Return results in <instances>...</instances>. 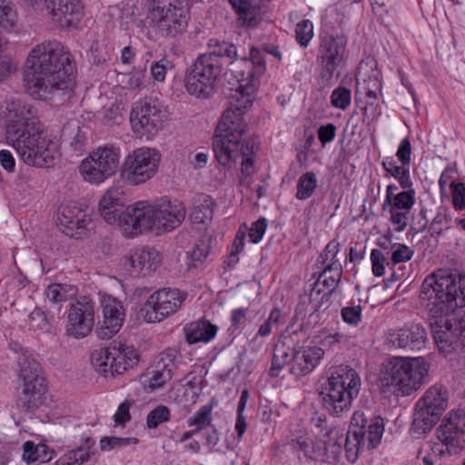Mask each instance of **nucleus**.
I'll return each instance as SVG.
<instances>
[{"label": "nucleus", "mask_w": 465, "mask_h": 465, "mask_svg": "<svg viewBox=\"0 0 465 465\" xmlns=\"http://www.w3.org/2000/svg\"><path fill=\"white\" fill-rule=\"evenodd\" d=\"M171 67V62L166 58H163L151 65V74L155 81L163 82L167 69Z\"/></svg>", "instance_id": "nucleus-57"}, {"label": "nucleus", "mask_w": 465, "mask_h": 465, "mask_svg": "<svg viewBox=\"0 0 465 465\" xmlns=\"http://www.w3.org/2000/svg\"><path fill=\"white\" fill-rule=\"evenodd\" d=\"M47 391V381L39 363L28 360L21 361L15 405L18 414H26L42 406L46 400Z\"/></svg>", "instance_id": "nucleus-9"}, {"label": "nucleus", "mask_w": 465, "mask_h": 465, "mask_svg": "<svg viewBox=\"0 0 465 465\" xmlns=\"http://www.w3.org/2000/svg\"><path fill=\"white\" fill-rule=\"evenodd\" d=\"M342 320L351 325H357L361 320V306L343 307L341 312Z\"/></svg>", "instance_id": "nucleus-56"}, {"label": "nucleus", "mask_w": 465, "mask_h": 465, "mask_svg": "<svg viewBox=\"0 0 465 465\" xmlns=\"http://www.w3.org/2000/svg\"><path fill=\"white\" fill-rule=\"evenodd\" d=\"M23 459L26 463H45L52 460L53 452L45 444L25 441L23 446Z\"/></svg>", "instance_id": "nucleus-37"}, {"label": "nucleus", "mask_w": 465, "mask_h": 465, "mask_svg": "<svg viewBox=\"0 0 465 465\" xmlns=\"http://www.w3.org/2000/svg\"><path fill=\"white\" fill-rule=\"evenodd\" d=\"M420 299L430 317H449L465 307V273L438 270L422 282Z\"/></svg>", "instance_id": "nucleus-3"}, {"label": "nucleus", "mask_w": 465, "mask_h": 465, "mask_svg": "<svg viewBox=\"0 0 465 465\" xmlns=\"http://www.w3.org/2000/svg\"><path fill=\"white\" fill-rule=\"evenodd\" d=\"M133 405V401L125 400L122 402L114 415V420L116 425H124L130 420V408Z\"/></svg>", "instance_id": "nucleus-58"}, {"label": "nucleus", "mask_w": 465, "mask_h": 465, "mask_svg": "<svg viewBox=\"0 0 465 465\" xmlns=\"http://www.w3.org/2000/svg\"><path fill=\"white\" fill-rule=\"evenodd\" d=\"M345 443H346V435H344L341 430H331L329 432V440L326 443V446L336 448L335 450H332L334 453H339L341 450V446L345 449Z\"/></svg>", "instance_id": "nucleus-61"}, {"label": "nucleus", "mask_w": 465, "mask_h": 465, "mask_svg": "<svg viewBox=\"0 0 465 465\" xmlns=\"http://www.w3.org/2000/svg\"><path fill=\"white\" fill-rule=\"evenodd\" d=\"M359 373L349 366L337 367L322 389L323 408L334 417L347 414L361 389Z\"/></svg>", "instance_id": "nucleus-5"}, {"label": "nucleus", "mask_w": 465, "mask_h": 465, "mask_svg": "<svg viewBox=\"0 0 465 465\" xmlns=\"http://www.w3.org/2000/svg\"><path fill=\"white\" fill-rule=\"evenodd\" d=\"M53 23L63 28L74 26L81 20L83 5L80 0H43Z\"/></svg>", "instance_id": "nucleus-23"}, {"label": "nucleus", "mask_w": 465, "mask_h": 465, "mask_svg": "<svg viewBox=\"0 0 465 465\" xmlns=\"http://www.w3.org/2000/svg\"><path fill=\"white\" fill-rule=\"evenodd\" d=\"M324 356V351L319 347H302L293 351L290 371L296 377L312 372Z\"/></svg>", "instance_id": "nucleus-30"}, {"label": "nucleus", "mask_w": 465, "mask_h": 465, "mask_svg": "<svg viewBox=\"0 0 465 465\" xmlns=\"http://www.w3.org/2000/svg\"><path fill=\"white\" fill-rule=\"evenodd\" d=\"M178 356V351L174 348H168L159 355L155 369L148 381V388L154 391L163 387L169 381L176 369L175 360Z\"/></svg>", "instance_id": "nucleus-29"}, {"label": "nucleus", "mask_w": 465, "mask_h": 465, "mask_svg": "<svg viewBox=\"0 0 465 465\" xmlns=\"http://www.w3.org/2000/svg\"><path fill=\"white\" fill-rule=\"evenodd\" d=\"M208 52L201 54L203 57H208V61L212 64H216L219 69L223 71L224 60H227L232 65L231 71L235 74H239L242 70L245 69V65L242 63L246 58L238 60L237 48L234 45L226 42L224 40H219L217 38H211L207 43ZM251 58L248 60H252Z\"/></svg>", "instance_id": "nucleus-24"}, {"label": "nucleus", "mask_w": 465, "mask_h": 465, "mask_svg": "<svg viewBox=\"0 0 465 465\" xmlns=\"http://www.w3.org/2000/svg\"><path fill=\"white\" fill-rule=\"evenodd\" d=\"M292 350L284 343L276 344L273 350V356L271 368V375L278 376L279 371L289 362L292 363L290 359V352Z\"/></svg>", "instance_id": "nucleus-45"}, {"label": "nucleus", "mask_w": 465, "mask_h": 465, "mask_svg": "<svg viewBox=\"0 0 465 465\" xmlns=\"http://www.w3.org/2000/svg\"><path fill=\"white\" fill-rule=\"evenodd\" d=\"M252 60H242L245 70L236 74L239 86L229 98V106L223 112L213 141L218 163L228 164L235 155L237 143L246 131L243 114L252 107L257 84V75L265 71V62L256 48L251 49Z\"/></svg>", "instance_id": "nucleus-1"}, {"label": "nucleus", "mask_w": 465, "mask_h": 465, "mask_svg": "<svg viewBox=\"0 0 465 465\" xmlns=\"http://www.w3.org/2000/svg\"><path fill=\"white\" fill-rule=\"evenodd\" d=\"M383 431L381 417L369 420L362 411H355L346 433L345 455L348 461L354 463L364 450L376 448L381 440Z\"/></svg>", "instance_id": "nucleus-10"}, {"label": "nucleus", "mask_w": 465, "mask_h": 465, "mask_svg": "<svg viewBox=\"0 0 465 465\" xmlns=\"http://www.w3.org/2000/svg\"><path fill=\"white\" fill-rule=\"evenodd\" d=\"M448 400L447 390L434 385L430 387L416 403L441 417L448 407Z\"/></svg>", "instance_id": "nucleus-32"}, {"label": "nucleus", "mask_w": 465, "mask_h": 465, "mask_svg": "<svg viewBox=\"0 0 465 465\" xmlns=\"http://www.w3.org/2000/svg\"><path fill=\"white\" fill-rule=\"evenodd\" d=\"M395 193L397 186L389 184L382 210L390 213V221L397 225L396 231H403L408 224L410 213L415 203V191L411 188Z\"/></svg>", "instance_id": "nucleus-19"}, {"label": "nucleus", "mask_w": 465, "mask_h": 465, "mask_svg": "<svg viewBox=\"0 0 465 465\" xmlns=\"http://www.w3.org/2000/svg\"><path fill=\"white\" fill-rule=\"evenodd\" d=\"M267 228V220L265 218H260L256 222H254L249 231V237L251 242L253 243H258Z\"/></svg>", "instance_id": "nucleus-59"}, {"label": "nucleus", "mask_w": 465, "mask_h": 465, "mask_svg": "<svg viewBox=\"0 0 465 465\" xmlns=\"http://www.w3.org/2000/svg\"><path fill=\"white\" fill-rule=\"evenodd\" d=\"M411 155V144L408 138L401 140L396 153L399 161L404 165H410Z\"/></svg>", "instance_id": "nucleus-62"}, {"label": "nucleus", "mask_w": 465, "mask_h": 465, "mask_svg": "<svg viewBox=\"0 0 465 465\" xmlns=\"http://www.w3.org/2000/svg\"><path fill=\"white\" fill-rule=\"evenodd\" d=\"M77 292L75 286L65 283H53L47 286L45 295L52 302H62L73 298Z\"/></svg>", "instance_id": "nucleus-41"}, {"label": "nucleus", "mask_w": 465, "mask_h": 465, "mask_svg": "<svg viewBox=\"0 0 465 465\" xmlns=\"http://www.w3.org/2000/svg\"><path fill=\"white\" fill-rule=\"evenodd\" d=\"M165 111L155 102L137 101L133 104L130 122L134 130L141 134H153L162 128Z\"/></svg>", "instance_id": "nucleus-20"}, {"label": "nucleus", "mask_w": 465, "mask_h": 465, "mask_svg": "<svg viewBox=\"0 0 465 465\" xmlns=\"http://www.w3.org/2000/svg\"><path fill=\"white\" fill-rule=\"evenodd\" d=\"M222 73L216 64L208 61V57L199 55L186 71L185 89L197 98H208L214 93Z\"/></svg>", "instance_id": "nucleus-14"}, {"label": "nucleus", "mask_w": 465, "mask_h": 465, "mask_svg": "<svg viewBox=\"0 0 465 465\" xmlns=\"http://www.w3.org/2000/svg\"><path fill=\"white\" fill-rule=\"evenodd\" d=\"M90 220L84 210L75 204L61 206L56 224L63 233L71 238H81Z\"/></svg>", "instance_id": "nucleus-25"}, {"label": "nucleus", "mask_w": 465, "mask_h": 465, "mask_svg": "<svg viewBox=\"0 0 465 465\" xmlns=\"http://www.w3.org/2000/svg\"><path fill=\"white\" fill-rule=\"evenodd\" d=\"M213 202L210 197L193 205L190 219L193 223L204 224L213 219Z\"/></svg>", "instance_id": "nucleus-43"}, {"label": "nucleus", "mask_w": 465, "mask_h": 465, "mask_svg": "<svg viewBox=\"0 0 465 465\" xmlns=\"http://www.w3.org/2000/svg\"><path fill=\"white\" fill-rule=\"evenodd\" d=\"M450 317H430L429 320L435 343L440 351L447 353L454 349L453 345L460 339Z\"/></svg>", "instance_id": "nucleus-28"}, {"label": "nucleus", "mask_w": 465, "mask_h": 465, "mask_svg": "<svg viewBox=\"0 0 465 465\" xmlns=\"http://www.w3.org/2000/svg\"><path fill=\"white\" fill-rule=\"evenodd\" d=\"M349 341V337L341 332H334L327 335L322 343L324 346H328L330 348H335L337 346L345 345Z\"/></svg>", "instance_id": "nucleus-64"}, {"label": "nucleus", "mask_w": 465, "mask_h": 465, "mask_svg": "<svg viewBox=\"0 0 465 465\" xmlns=\"http://www.w3.org/2000/svg\"><path fill=\"white\" fill-rule=\"evenodd\" d=\"M235 155H232V161L228 164H223L219 163L223 167L231 168L232 167L238 159H242V173L245 176H248L252 173L253 168V160L252 155L254 154V145L253 143L246 142L241 137L240 141L237 143V147L235 150Z\"/></svg>", "instance_id": "nucleus-36"}, {"label": "nucleus", "mask_w": 465, "mask_h": 465, "mask_svg": "<svg viewBox=\"0 0 465 465\" xmlns=\"http://www.w3.org/2000/svg\"><path fill=\"white\" fill-rule=\"evenodd\" d=\"M213 402L202 406L192 417L187 420L189 426L198 427V430H203L212 426Z\"/></svg>", "instance_id": "nucleus-47"}, {"label": "nucleus", "mask_w": 465, "mask_h": 465, "mask_svg": "<svg viewBox=\"0 0 465 465\" xmlns=\"http://www.w3.org/2000/svg\"><path fill=\"white\" fill-rule=\"evenodd\" d=\"M382 165L387 173L398 180L401 188L407 189L412 186L408 165L402 163L401 165H397L392 158L383 161Z\"/></svg>", "instance_id": "nucleus-40"}, {"label": "nucleus", "mask_w": 465, "mask_h": 465, "mask_svg": "<svg viewBox=\"0 0 465 465\" xmlns=\"http://www.w3.org/2000/svg\"><path fill=\"white\" fill-rule=\"evenodd\" d=\"M140 208L132 209L136 235L144 232L157 233L171 232L183 222L186 216L184 204L178 200L162 198L153 203L137 202Z\"/></svg>", "instance_id": "nucleus-4"}, {"label": "nucleus", "mask_w": 465, "mask_h": 465, "mask_svg": "<svg viewBox=\"0 0 465 465\" xmlns=\"http://www.w3.org/2000/svg\"><path fill=\"white\" fill-rule=\"evenodd\" d=\"M428 341L427 330L420 322H408L389 329L385 334L387 347L405 351H420L426 348Z\"/></svg>", "instance_id": "nucleus-18"}, {"label": "nucleus", "mask_w": 465, "mask_h": 465, "mask_svg": "<svg viewBox=\"0 0 465 465\" xmlns=\"http://www.w3.org/2000/svg\"><path fill=\"white\" fill-rule=\"evenodd\" d=\"M218 331V327L208 321H197L184 327L186 341L190 344L197 342H208L213 340Z\"/></svg>", "instance_id": "nucleus-35"}, {"label": "nucleus", "mask_w": 465, "mask_h": 465, "mask_svg": "<svg viewBox=\"0 0 465 465\" xmlns=\"http://www.w3.org/2000/svg\"><path fill=\"white\" fill-rule=\"evenodd\" d=\"M296 40L306 47L313 35V26L309 20H302L297 24L295 29Z\"/></svg>", "instance_id": "nucleus-52"}, {"label": "nucleus", "mask_w": 465, "mask_h": 465, "mask_svg": "<svg viewBox=\"0 0 465 465\" xmlns=\"http://www.w3.org/2000/svg\"><path fill=\"white\" fill-rule=\"evenodd\" d=\"M430 363L423 357H393L381 372L383 386H394L402 395L417 391L429 375Z\"/></svg>", "instance_id": "nucleus-6"}, {"label": "nucleus", "mask_w": 465, "mask_h": 465, "mask_svg": "<svg viewBox=\"0 0 465 465\" xmlns=\"http://www.w3.org/2000/svg\"><path fill=\"white\" fill-rule=\"evenodd\" d=\"M31 74V94L37 99H50L69 88L74 64L69 51L58 41H45L32 49L25 62Z\"/></svg>", "instance_id": "nucleus-2"}, {"label": "nucleus", "mask_w": 465, "mask_h": 465, "mask_svg": "<svg viewBox=\"0 0 465 465\" xmlns=\"http://www.w3.org/2000/svg\"><path fill=\"white\" fill-rule=\"evenodd\" d=\"M317 133L320 142L324 146L335 138L336 126L333 124H327L326 125L320 126Z\"/></svg>", "instance_id": "nucleus-63"}, {"label": "nucleus", "mask_w": 465, "mask_h": 465, "mask_svg": "<svg viewBox=\"0 0 465 465\" xmlns=\"http://www.w3.org/2000/svg\"><path fill=\"white\" fill-rule=\"evenodd\" d=\"M450 187L452 188V203L454 207L458 210H462L465 206V184L462 183H451Z\"/></svg>", "instance_id": "nucleus-60"}, {"label": "nucleus", "mask_w": 465, "mask_h": 465, "mask_svg": "<svg viewBox=\"0 0 465 465\" xmlns=\"http://www.w3.org/2000/svg\"><path fill=\"white\" fill-rule=\"evenodd\" d=\"M345 50L346 40L341 36H324L321 39L316 61L322 79L329 81L333 77L343 61Z\"/></svg>", "instance_id": "nucleus-21"}, {"label": "nucleus", "mask_w": 465, "mask_h": 465, "mask_svg": "<svg viewBox=\"0 0 465 465\" xmlns=\"http://www.w3.org/2000/svg\"><path fill=\"white\" fill-rule=\"evenodd\" d=\"M237 10L239 21L242 25L254 27L261 19L262 0H229Z\"/></svg>", "instance_id": "nucleus-34"}, {"label": "nucleus", "mask_w": 465, "mask_h": 465, "mask_svg": "<svg viewBox=\"0 0 465 465\" xmlns=\"http://www.w3.org/2000/svg\"><path fill=\"white\" fill-rule=\"evenodd\" d=\"M161 155L155 149L141 147L128 154L122 164L120 177L129 185L142 184L158 171Z\"/></svg>", "instance_id": "nucleus-13"}, {"label": "nucleus", "mask_w": 465, "mask_h": 465, "mask_svg": "<svg viewBox=\"0 0 465 465\" xmlns=\"http://www.w3.org/2000/svg\"><path fill=\"white\" fill-rule=\"evenodd\" d=\"M104 321L97 330V335L102 340L110 339L119 331L123 325L124 312L122 302L111 296L102 300Z\"/></svg>", "instance_id": "nucleus-26"}, {"label": "nucleus", "mask_w": 465, "mask_h": 465, "mask_svg": "<svg viewBox=\"0 0 465 465\" xmlns=\"http://www.w3.org/2000/svg\"><path fill=\"white\" fill-rule=\"evenodd\" d=\"M440 418V416L434 414L432 411L426 410L416 403L411 427V435L417 439L426 435L436 425Z\"/></svg>", "instance_id": "nucleus-33"}, {"label": "nucleus", "mask_w": 465, "mask_h": 465, "mask_svg": "<svg viewBox=\"0 0 465 465\" xmlns=\"http://www.w3.org/2000/svg\"><path fill=\"white\" fill-rule=\"evenodd\" d=\"M371 261L372 265V272L375 276L381 277L385 272L386 257L382 251L373 249L371 253Z\"/></svg>", "instance_id": "nucleus-55"}, {"label": "nucleus", "mask_w": 465, "mask_h": 465, "mask_svg": "<svg viewBox=\"0 0 465 465\" xmlns=\"http://www.w3.org/2000/svg\"><path fill=\"white\" fill-rule=\"evenodd\" d=\"M187 294L178 289L163 288L152 293L142 312L148 322H158L177 312L185 301Z\"/></svg>", "instance_id": "nucleus-17"}, {"label": "nucleus", "mask_w": 465, "mask_h": 465, "mask_svg": "<svg viewBox=\"0 0 465 465\" xmlns=\"http://www.w3.org/2000/svg\"><path fill=\"white\" fill-rule=\"evenodd\" d=\"M18 15L10 0H0V28L13 32L17 28Z\"/></svg>", "instance_id": "nucleus-39"}, {"label": "nucleus", "mask_w": 465, "mask_h": 465, "mask_svg": "<svg viewBox=\"0 0 465 465\" xmlns=\"http://www.w3.org/2000/svg\"><path fill=\"white\" fill-rule=\"evenodd\" d=\"M6 139L10 138L11 129L22 133L28 126H37L35 124V111L34 108L21 101H12L6 106Z\"/></svg>", "instance_id": "nucleus-27"}, {"label": "nucleus", "mask_w": 465, "mask_h": 465, "mask_svg": "<svg viewBox=\"0 0 465 465\" xmlns=\"http://www.w3.org/2000/svg\"><path fill=\"white\" fill-rule=\"evenodd\" d=\"M120 153L114 146L99 147L93 151L80 165L84 179L91 183H101L113 176L119 164Z\"/></svg>", "instance_id": "nucleus-15"}, {"label": "nucleus", "mask_w": 465, "mask_h": 465, "mask_svg": "<svg viewBox=\"0 0 465 465\" xmlns=\"http://www.w3.org/2000/svg\"><path fill=\"white\" fill-rule=\"evenodd\" d=\"M125 206L124 192L118 186L110 187L99 202V213L102 218L111 225H117L128 237L136 235L132 209L140 208L137 203Z\"/></svg>", "instance_id": "nucleus-12"}, {"label": "nucleus", "mask_w": 465, "mask_h": 465, "mask_svg": "<svg viewBox=\"0 0 465 465\" xmlns=\"http://www.w3.org/2000/svg\"><path fill=\"white\" fill-rule=\"evenodd\" d=\"M451 227V218L445 208H440L432 219L429 232L432 237L439 236Z\"/></svg>", "instance_id": "nucleus-46"}, {"label": "nucleus", "mask_w": 465, "mask_h": 465, "mask_svg": "<svg viewBox=\"0 0 465 465\" xmlns=\"http://www.w3.org/2000/svg\"><path fill=\"white\" fill-rule=\"evenodd\" d=\"M464 412L461 411H450L437 429V438L442 446L433 447V456L441 459L445 455L458 454L464 448Z\"/></svg>", "instance_id": "nucleus-16"}, {"label": "nucleus", "mask_w": 465, "mask_h": 465, "mask_svg": "<svg viewBox=\"0 0 465 465\" xmlns=\"http://www.w3.org/2000/svg\"><path fill=\"white\" fill-rule=\"evenodd\" d=\"M210 252V237L206 236L195 242L191 258L195 262H202Z\"/></svg>", "instance_id": "nucleus-54"}, {"label": "nucleus", "mask_w": 465, "mask_h": 465, "mask_svg": "<svg viewBox=\"0 0 465 465\" xmlns=\"http://www.w3.org/2000/svg\"><path fill=\"white\" fill-rule=\"evenodd\" d=\"M300 450L304 452V456L312 460H324L327 456L328 447L322 440H313L304 438L294 441Z\"/></svg>", "instance_id": "nucleus-38"}, {"label": "nucleus", "mask_w": 465, "mask_h": 465, "mask_svg": "<svg viewBox=\"0 0 465 465\" xmlns=\"http://www.w3.org/2000/svg\"><path fill=\"white\" fill-rule=\"evenodd\" d=\"M317 188V177L312 172H306L298 180L296 197L299 200L310 198Z\"/></svg>", "instance_id": "nucleus-44"}, {"label": "nucleus", "mask_w": 465, "mask_h": 465, "mask_svg": "<svg viewBox=\"0 0 465 465\" xmlns=\"http://www.w3.org/2000/svg\"><path fill=\"white\" fill-rule=\"evenodd\" d=\"M94 325V305L88 298L82 297L68 310L66 332L76 339H82L92 331Z\"/></svg>", "instance_id": "nucleus-22"}, {"label": "nucleus", "mask_w": 465, "mask_h": 465, "mask_svg": "<svg viewBox=\"0 0 465 465\" xmlns=\"http://www.w3.org/2000/svg\"><path fill=\"white\" fill-rule=\"evenodd\" d=\"M322 272L318 277L317 284L326 286L330 289L329 292H331L335 288L341 276V262H333L329 265L322 267Z\"/></svg>", "instance_id": "nucleus-42"}, {"label": "nucleus", "mask_w": 465, "mask_h": 465, "mask_svg": "<svg viewBox=\"0 0 465 465\" xmlns=\"http://www.w3.org/2000/svg\"><path fill=\"white\" fill-rule=\"evenodd\" d=\"M145 23L160 36H175L188 22L186 0H147Z\"/></svg>", "instance_id": "nucleus-8"}, {"label": "nucleus", "mask_w": 465, "mask_h": 465, "mask_svg": "<svg viewBox=\"0 0 465 465\" xmlns=\"http://www.w3.org/2000/svg\"><path fill=\"white\" fill-rule=\"evenodd\" d=\"M169 420L170 410L164 405H159L147 414L146 424L149 429H155Z\"/></svg>", "instance_id": "nucleus-48"}, {"label": "nucleus", "mask_w": 465, "mask_h": 465, "mask_svg": "<svg viewBox=\"0 0 465 465\" xmlns=\"http://www.w3.org/2000/svg\"><path fill=\"white\" fill-rule=\"evenodd\" d=\"M390 253L391 262H387V265H396L410 261L414 252L405 244L394 243Z\"/></svg>", "instance_id": "nucleus-49"}, {"label": "nucleus", "mask_w": 465, "mask_h": 465, "mask_svg": "<svg viewBox=\"0 0 465 465\" xmlns=\"http://www.w3.org/2000/svg\"><path fill=\"white\" fill-rule=\"evenodd\" d=\"M351 101V92L350 89L339 86L335 88L331 95V104L333 107L345 110Z\"/></svg>", "instance_id": "nucleus-50"}, {"label": "nucleus", "mask_w": 465, "mask_h": 465, "mask_svg": "<svg viewBox=\"0 0 465 465\" xmlns=\"http://www.w3.org/2000/svg\"><path fill=\"white\" fill-rule=\"evenodd\" d=\"M8 143L27 165L49 167L55 157L54 143L44 135L40 126H28L22 133L11 129Z\"/></svg>", "instance_id": "nucleus-7"}, {"label": "nucleus", "mask_w": 465, "mask_h": 465, "mask_svg": "<svg viewBox=\"0 0 465 465\" xmlns=\"http://www.w3.org/2000/svg\"><path fill=\"white\" fill-rule=\"evenodd\" d=\"M137 442L136 438L104 437L100 440V448L102 450L108 451L116 447H125Z\"/></svg>", "instance_id": "nucleus-53"}, {"label": "nucleus", "mask_w": 465, "mask_h": 465, "mask_svg": "<svg viewBox=\"0 0 465 465\" xmlns=\"http://www.w3.org/2000/svg\"><path fill=\"white\" fill-rule=\"evenodd\" d=\"M340 252V242L335 239L331 240L325 247L323 252L320 255L318 262L324 267L333 262H340L337 257Z\"/></svg>", "instance_id": "nucleus-51"}, {"label": "nucleus", "mask_w": 465, "mask_h": 465, "mask_svg": "<svg viewBox=\"0 0 465 465\" xmlns=\"http://www.w3.org/2000/svg\"><path fill=\"white\" fill-rule=\"evenodd\" d=\"M139 354L133 346L114 342L92 354V364L104 377L120 375L138 364Z\"/></svg>", "instance_id": "nucleus-11"}, {"label": "nucleus", "mask_w": 465, "mask_h": 465, "mask_svg": "<svg viewBox=\"0 0 465 465\" xmlns=\"http://www.w3.org/2000/svg\"><path fill=\"white\" fill-rule=\"evenodd\" d=\"M129 262L132 273L145 275L156 270L161 262V257L154 249H140L131 254Z\"/></svg>", "instance_id": "nucleus-31"}]
</instances>
